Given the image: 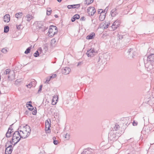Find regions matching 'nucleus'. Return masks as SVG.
<instances>
[{
	"label": "nucleus",
	"instance_id": "1a4fd4ad",
	"mask_svg": "<svg viewBox=\"0 0 154 154\" xmlns=\"http://www.w3.org/2000/svg\"><path fill=\"white\" fill-rule=\"evenodd\" d=\"M13 149V148H12V146L10 145L7 147L5 149V151L6 152H8L9 154H11Z\"/></svg>",
	"mask_w": 154,
	"mask_h": 154
},
{
	"label": "nucleus",
	"instance_id": "5701e85b",
	"mask_svg": "<svg viewBox=\"0 0 154 154\" xmlns=\"http://www.w3.org/2000/svg\"><path fill=\"white\" fill-rule=\"evenodd\" d=\"M94 0H86L85 2V4L87 5H89L92 3Z\"/></svg>",
	"mask_w": 154,
	"mask_h": 154
},
{
	"label": "nucleus",
	"instance_id": "ea45409f",
	"mask_svg": "<svg viewBox=\"0 0 154 154\" xmlns=\"http://www.w3.org/2000/svg\"><path fill=\"white\" fill-rule=\"evenodd\" d=\"M51 79L50 77H48L47 78V79L46 81V82L48 83L49 81H50Z\"/></svg>",
	"mask_w": 154,
	"mask_h": 154
},
{
	"label": "nucleus",
	"instance_id": "8fccbe9b",
	"mask_svg": "<svg viewBox=\"0 0 154 154\" xmlns=\"http://www.w3.org/2000/svg\"><path fill=\"white\" fill-rule=\"evenodd\" d=\"M133 50V49H131V48H130V49L128 51V52L130 54L131 52V51H132Z\"/></svg>",
	"mask_w": 154,
	"mask_h": 154
},
{
	"label": "nucleus",
	"instance_id": "7c9ffc66",
	"mask_svg": "<svg viewBox=\"0 0 154 154\" xmlns=\"http://www.w3.org/2000/svg\"><path fill=\"white\" fill-rule=\"evenodd\" d=\"M14 76L13 75L11 76V75H9L8 76V79L9 80H12V78H14Z\"/></svg>",
	"mask_w": 154,
	"mask_h": 154
},
{
	"label": "nucleus",
	"instance_id": "13d9d810",
	"mask_svg": "<svg viewBox=\"0 0 154 154\" xmlns=\"http://www.w3.org/2000/svg\"><path fill=\"white\" fill-rule=\"evenodd\" d=\"M57 1L58 2H61L62 1V0H57Z\"/></svg>",
	"mask_w": 154,
	"mask_h": 154
},
{
	"label": "nucleus",
	"instance_id": "e433bc0d",
	"mask_svg": "<svg viewBox=\"0 0 154 154\" xmlns=\"http://www.w3.org/2000/svg\"><path fill=\"white\" fill-rule=\"evenodd\" d=\"M42 85H41L39 87V89L38 91V92L39 93V92L41 91H42Z\"/></svg>",
	"mask_w": 154,
	"mask_h": 154
},
{
	"label": "nucleus",
	"instance_id": "4468645a",
	"mask_svg": "<svg viewBox=\"0 0 154 154\" xmlns=\"http://www.w3.org/2000/svg\"><path fill=\"white\" fill-rule=\"evenodd\" d=\"M10 128H9L8 131L6 134V137H10L11 136V133H12L11 130H11L10 131Z\"/></svg>",
	"mask_w": 154,
	"mask_h": 154
},
{
	"label": "nucleus",
	"instance_id": "49530a36",
	"mask_svg": "<svg viewBox=\"0 0 154 154\" xmlns=\"http://www.w3.org/2000/svg\"><path fill=\"white\" fill-rule=\"evenodd\" d=\"M21 25H17V28L18 29H20V26Z\"/></svg>",
	"mask_w": 154,
	"mask_h": 154
},
{
	"label": "nucleus",
	"instance_id": "de8ad7c7",
	"mask_svg": "<svg viewBox=\"0 0 154 154\" xmlns=\"http://www.w3.org/2000/svg\"><path fill=\"white\" fill-rule=\"evenodd\" d=\"M85 19L84 17H82L81 19L80 20L82 21H85Z\"/></svg>",
	"mask_w": 154,
	"mask_h": 154
},
{
	"label": "nucleus",
	"instance_id": "2eb2a0df",
	"mask_svg": "<svg viewBox=\"0 0 154 154\" xmlns=\"http://www.w3.org/2000/svg\"><path fill=\"white\" fill-rule=\"evenodd\" d=\"M95 35V34L94 33H92L91 34L88 35L86 37V39H92L93 38L94 36Z\"/></svg>",
	"mask_w": 154,
	"mask_h": 154
},
{
	"label": "nucleus",
	"instance_id": "a19ab883",
	"mask_svg": "<svg viewBox=\"0 0 154 154\" xmlns=\"http://www.w3.org/2000/svg\"><path fill=\"white\" fill-rule=\"evenodd\" d=\"M137 122H136L135 121H134L133 122V125L134 126H136L137 125Z\"/></svg>",
	"mask_w": 154,
	"mask_h": 154
},
{
	"label": "nucleus",
	"instance_id": "3c124183",
	"mask_svg": "<svg viewBox=\"0 0 154 154\" xmlns=\"http://www.w3.org/2000/svg\"><path fill=\"white\" fill-rule=\"evenodd\" d=\"M87 152V151H84L81 154H86V152Z\"/></svg>",
	"mask_w": 154,
	"mask_h": 154
},
{
	"label": "nucleus",
	"instance_id": "4c0bfd02",
	"mask_svg": "<svg viewBox=\"0 0 154 154\" xmlns=\"http://www.w3.org/2000/svg\"><path fill=\"white\" fill-rule=\"evenodd\" d=\"M36 110H35V109L32 112V114L33 115H35L36 114Z\"/></svg>",
	"mask_w": 154,
	"mask_h": 154
},
{
	"label": "nucleus",
	"instance_id": "052dcab7",
	"mask_svg": "<svg viewBox=\"0 0 154 154\" xmlns=\"http://www.w3.org/2000/svg\"><path fill=\"white\" fill-rule=\"evenodd\" d=\"M39 50H42V49H41V48H40L39 49Z\"/></svg>",
	"mask_w": 154,
	"mask_h": 154
},
{
	"label": "nucleus",
	"instance_id": "37998d69",
	"mask_svg": "<svg viewBox=\"0 0 154 154\" xmlns=\"http://www.w3.org/2000/svg\"><path fill=\"white\" fill-rule=\"evenodd\" d=\"M75 17L74 16L71 19V21L72 22H74L75 20Z\"/></svg>",
	"mask_w": 154,
	"mask_h": 154
},
{
	"label": "nucleus",
	"instance_id": "393cba45",
	"mask_svg": "<svg viewBox=\"0 0 154 154\" xmlns=\"http://www.w3.org/2000/svg\"><path fill=\"white\" fill-rule=\"evenodd\" d=\"M9 30V27L8 26H6L4 29V32L5 33L8 32Z\"/></svg>",
	"mask_w": 154,
	"mask_h": 154
},
{
	"label": "nucleus",
	"instance_id": "09e8293b",
	"mask_svg": "<svg viewBox=\"0 0 154 154\" xmlns=\"http://www.w3.org/2000/svg\"><path fill=\"white\" fill-rule=\"evenodd\" d=\"M34 109L33 107V106H31L30 107V108H29V109L30 110H32Z\"/></svg>",
	"mask_w": 154,
	"mask_h": 154
},
{
	"label": "nucleus",
	"instance_id": "9b49d317",
	"mask_svg": "<svg viewBox=\"0 0 154 154\" xmlns=\"http://www.w3.org/2000/svg\"><path fill=\"white\" fill-rule=\"evenodd\" d=\"M51 121L50 119H48L46 120L45 122V127H48V128L49 127L50 128L51 125Z\"/></svg>",
	"mask_w": 154,
	"mask_h": 154
},
{
	"label": "nucleus",
	"instance_id": "b1692460",
	"mask_svg": "<svg viewBox=\"0 0 154 154\" xmlns=\"http://www.w3.org/2000/svg\"><path fill=\"white\" fill-rule=\"evenodd\" d=\"M127 36V35H124V36H123V35H120V34H118V37L119 38V39H122V38H125L126 37V36Z\"/></svg>",
	"mask_w": 154,
	"mask_h": 154
},
{
	"label": "nucleus",
	"instance_id": "58836bf2",
	"mask_svg": "<svg viewBox=\"0 0 154 154\" xmlns=\"http://www.w3.org/2000/svg\"><path fill=\"white\" fill-rule=\"evenodd\" d=\"M113 25H112V29L113 30H115L118 27H117V26H113Z\"/></svg>",
	"mask_w": 154,
	"mask_h": 154
},
{
	"label": "nucleus",
	"instance_id": "6e6d98bb",
	"mask_svg": "<svg viewBox=\"0 0 154 154\" xmlns=\"http://www.w3.org/2000/svg\"><path fill=\"white\" fill-rule=\"evenodd\" d=\"M12 125H13V124L11 125L10 126V127H9V128H10V131L11 130V131L13 130V129H11V126H12Z\"/></svg>",
	"mask_w": 154,
	"mask_h": 154
},
{
	"label": "nucleus",
	"instance_id": "864d4df0",
	"mask_svg": "<svg viewBox=\"0 0 154 154\" xmlns=\"http://www.w3.org/2000/svg\"><path fill=\"white\" fill-rule=\"evenodd\" d=\"M108 9V7H107L104 10V13L105 12H106V11H107Z\"/></svg>",
	"mask_w": 154,
	"mask_h": 154
},
{
	"label": "nucleus",
	"instance_id": "79ce46f5",
	"mask_svg": "<svg viewBox=\"0 0 154 154\" xmlns=\"http://www.w3.org/2000/svg\"><path fill=\"white\" fill-rule=\"evenodd\" d=\"M55 42H56V40H55V39H54H54H53L51 40V43H52L54 44Z\"/></svg>",
	"mask_w": 154,
	"mask_h": 154
},
{
	"label": "nucleus",
	"instance_id": "cd10ccee",
	"mask_svg": "<svg viewBox=\"0 0 154 154\" xmlns=\"http://www.w3.org/2000/svg\"><path fill=\"white\" fill-rule=\"evenodd\" d=\"M10 69H6L4 72V74L5 75H7L10 73Z\"/></svg>",
	"mask_w": 154,
	"mask_h": 154
},
{
	"label": "nucleus",
	"instance_id": "aec40b11",
	"mask_svg": "<svg viewBox=\"0 0 154 154\" xmlns=\"http://www.w3.org/2000/svg\"><path fill=\"white\" fill-rule=\"evenodd\" d=\"M57 99H58L57 96H54L53 97V99L52 100V104L53 105L55 104L56 103V102H55V100H57Z\"/></svg>",
	"mask_w": 154,
	"mask_h": 154
},
{
	"label": "nucleus",
	"instance_id": "7ed1b4c3",
	"mask_svg": "<svg viewBox=\"0 0 154 154\" xmlns=\"http://www.w3.org/2000/svg\"><path fill=\"white\" fill-rule=\"evenodd\" d=\"M57 32V27L54 26H51L50 27L48 32V35L52 37Z\"/></svg>",
	"mask_w": 154,
	"mask_h": 154
},
{
	"label": "nucleus",
	"instance_id": "dca6fc26",
	"mask_svg": "<svg viewBox=\"0 0 154 154\" xmlns=\"http://www.w3.org/2000/svg\"><path fill=\"white\" fill-rule=\"evenodd\" d=\"M23 15V13L22 12H19L17 13L15 15V17L16 18H18L22 17Z\"/></svg>",
	"mask_w": 154,
	"mask_h": 154
},
{
	"label": "nucleus",
	"instance_id": "a18cd8bd",
	"mask_svg": "<svg viewBox=\"0 0 154 154\" xmlns=\"http://www.w3.org/2000/svg\"><path fill=\"white\" fill-rule=\"evenodd\" d=\"M51 8H47V12H51Z\"/></svg>",
	"mask_w": 154,
	"mask_h": 154
},
{
	"label": "nucleus",
	"instance_id": "f03ea898",
	"mask_svg": "<svg viewBox=\"0 0 154 154\" xmlns=\"http://www.w3.org/2000/svg\"><path fill=\"white\" fill-rule=\"evenodd\" d=\"M20 137L19 131H15L13 134L12 140L10 141V142L12 144L14 143V146L20 140L21 138Z\"/></svg>",
	"mask_w": 154,
	"mask_h": 154
},
{
	"label": "nucleus",
	"instance_id": "c756f323",
	"mask_svg": "<svg viewBox=\"0 0 154 154\" xmlns=\"http://www.w3.org/2000/svg\"><path fill=\"white\" fill-rule=\"evenodd\" d=\"M39 55V53L38 51H37L35 52L34 53V56L35 57H38Z\"/></svg>",
	"mask_w": 154,
	"mask_h": 154
},
{
	"label": "nucleus",
	"instance_id": "bf43d9fd",
	"mask_svg": "<svg viewBox=\"0 0 154 154\" xmlns=\"http://www.w3.org/2000/svg\"><path fill=\"white\" fill-rule=\"evenodd\" d=\"M79 5H78V6H75L76 7H77V8H78V7H79Z\"/></svg>",
	"mask_w": 154,
	"mask_h": 154
},
{
	"label": "nucleus",
	"instance_id": "a211bd4d",
	"mask_svg": "<svg viewBox=\"0 0 154 154\" xmlns=\"http://www.w3.org/2000/svg\"><path fill=\"white\" fill-rule=\"evenodd\" d=\"M26 17L27 18V20L28 21H29L33 18V17L30 14H27Z\"/></svg>",
	"mask_w": 154,
	"mask_h": 154
},
{
	"label": "nucleus",
	"instance_id": "6ab92c4d",
	"mask_svg": "<svg viewBox=\"0 0 154 154\" xmlns=\"http://www.w3.org/2000/svg\"><path fill=\"white\" fill-rule=\"evenodd\" d=\"M109 25V23H107V22H105V23H104L102 25V27L105 29H106L108 28Z\"/></svg>",
	"mask_w": 154,
	"mask_h": 154
},
{
	"label": "nucleus",
	"instance_id": "423d86ee",
	"mask_svg": "<svg viewBox=\"0 0 154 154\" xmlns=\"http://www.w3.org/2000/svg\"><path fill=\"white\" fill-rule=\"evenodd\" d=\"M87 12L90 16H93L96 11L94 7H89L87 9Z\"/></svg>",
	"mask_w": 154,
	"mask_h": 154
},
{
	"label": "nucleus",
	"instance_id": "f8f14e48",
	"mask_svg": "<svg viewBox=\"0 0 154 154\" xmlns=\"http://www.w3.org/2000/svg\"><path fill=\"white\" fill-rule=\"evenodd\" d=\"M105 13H101L100 14L99 16V19L100 21H103L105 19Z\"/></svg>",
	"mask_w": 154,
	"mask_h": 154
},
{
	"label": "nucleus",
	"instance_id": "c03bdc74",
	"mask_svg": "<svg viewBox=\"0 0 154 154\" xmlns=\"http://www.w3.org/2000/svg\"><path fill=\"white\" fill-rule=\"evenodd\" d=\"M53 143L54 144L57 145V143H58V142L56 140H54Z\"/></svg>",
	"mask_w": 154,
	"mask_h": 154
},
{
	"label": "nucleus",
	"instance_id": "39448f33",
	"mask_svg": "<svg viewBox=\"0 0 154 154\" xmlns=\"http://www.w3.org/2000/svg\"><path fill=\"white\" fill-rule=\"evenodd\" d=\"M147 59L145 57L144 58V60L145 63L146 62H154V54H152L150 55L147 57Z\"/></svg>",
	"mask_w": 154,
	"mask_h": 154
},
{
	"label": "nucleus",
	"instance_id": "f257e3e1",
	"mask_svg": "<svg viewBox=\"0 0 154 154\" xmlns=\"http://www.w3.org/2000/svg\"><path fill=\"white\" fill-rule=\"evenodd\" d=\"M20 137L22 138H26L29 136L31 132V129L29 126L26 125L25 128H24L23 131H20Z\"/></svg>",
	"mask_w": 154,
	"mask_h": 154
},
{
	"label": "nucleus",
	"instance_id": "72a5a7b5",
	"mask_svg": "<svg viewBox=\"0 0 154 154\" xmlns=\"http://www.w3.org/2000/svg\"><path fill=\"white\" fill-rule=\"evenodd\" d=\"M98 14H101V13H105L104 12H103V11L102 9H99L98 11Z\"/></svg>",
	"mask_w": 154,
	"mask_h": 154
},
{
	"label": "nucleus",
	"instance_id": "c85d7f7f",
	"mask_svg": "<svg viewBox=\"0 0 154 154\" xmlns=\"http://www.w3.org/2000/svg\"><path fill=\"white\" fill-rule=\"evenodd\" d=\"M2 53L6 54L8 52V51L7 48H5L2 49Z\"/></svg>",
	"mask_w": 154,
	"mask_h": 154
},
{
	"label": "nucleus",
	"instance_id": "c9c22d12",
	"mask_svg": "<svg viewBox=\"0 0 154 154\" xmlns=\"http://www.w3.org/2000/svg\"><path fill=\"white\" fill-rule=\"evenodd\" d=\"M70 137V135L69 134H66L65 138H66L67 139H69V138Z\"/></svg>",
	"mask_w": 154,
	"mask_h": 154
},
{
	"label": "nucleus",
	"instance_id": "6e6552de",
	"mask_svg": "<svg viewBox=\"0 0 154 154\" xmlns=\"http://www.w3.org/2000/svg\"><path fill=\"white\" fill-rule=\"evenodd\" d=\"M71 71L70 69L68 67H65L62 69V73L65 75L69 74Z\"/></svg>",
	"mask_w": 154,
	"mask_h": 154
},
{
	"label": "nucleus",
	"instance_id": "5fc2aeb1",
	"mask_svg": "<svg viewBox=\"0 0 154 154\" xmlns=\"http://www.w3.org/2000/svg\"><path fill=\"white\" fill-rule=\"evenodd\" d=\"M27 105L28 106V107H29H29H31V106H32V105L31 104H30V103H29V104H27Z\"/></svg>",
	"mask_w": 154,
	"mask_h": 154
},
{
	"label": "nucleus",
	"instance_id": "f3484780",
	"mask_svg": "<svg viewBox=\"0 0 154 154\" xmlns=\"http://www.w3.org/2000/svg\"><path fill=\"white\" fill-rule=\"evenodd\" d=\"M120 23V22L119 20H116L113 23V26H115L118 27Z\"/></svg>",
	"mask_w": 154,
	"mask_h": 154
},
{
	"label": "nucleus",
	"instance_id": "412c9836",
	"mask_svg": "<svg viewBox=\"0 0 154 154\" xmlns=\"http://www.w3.org/2000/svg\"><path fill=\"white\" fill-rule=\"evenodd\" d=\"M78 4L75 5H69L67 6V8L70 9L72 8H77V7H75V6H78Z\"/></svg>",
	"mask_w": 154,
	"mask_h": 154
},
{
	"label": "nucleus",
	"instance_id": "bb28decb",
	"mask_svg": "<svg viewBox=\"0 0 154 154\" xmlns=\"http://www.w3.org/2000/svg\"><path fill=\"white\" fill-rule=\"evenodd\" d=\"M45 130L47 134H49L51 132V129H50V128L49 127V128L48 127H45Z\"/></svg>",
	"mask_w": 154,
	"mask_h": 154
},
{
	"label": "nucleus",
	"instance_id": "f704fd0d",
	"mask_svg": "<svg viewBox=\"0 0 154 154\" xmlns=\"http://www.w3.org/2000/svg\"><path fill=\"white\" fill-rule=\"evenodd\" d=\"M57 75L56 74H53L50 77V78L52 79V78H54L56 77Z\"/></svg>",
	"mask_w": 154,
	"mask_h": 154
},
{
	"label": "nucleus",
	"instance_id": "603ef678",
	"mask_svg": "<svg viewBox=\"0 0 154 154\" xmlns=\"http://www.w3.org/2000/svg\"><path fill=\"white\" fill-rule=\"evenodd\" d=\"M51 12H47V15H49L51 14Z\"/></svg>",
	"mask_w": 154,
	"mask_h": 154
},
{
	"label": "nucleus",
	"instance_id": "4d7b16f0",
	"mask_svg": "<svg viewBox=\"0 0 154 154\" xmlns=\"http://www.w3.org/2000/svg\"><path fill=\"white\" fill-rule=\"evenodd\" d=\"M54 17H56V18H57L58 17V16L57 15V14H55L54 15Z\"/></svg>",
	"mask_w": 154,
	"mask_h": 154
},
{
	"label": "nucleus",
	"instance_id": "4be33fe9",
	"mask_svg": "<svg viewBox=\"0 0 154 154\" xmlns=\"http://www.w3.org/2000/svg\"><path fill=\"white\" fill-rule=\"evenodd\" d=\"M33 82L34 83L35 82V81L34 80H33L28 85H27L26 86L28 88H30L32 86V82Z\"/></svg>",
	"mask_w": 154,
	"mask_h": 154
},
{
	"label": "nucleus",
	"instance_id": "0eeeda50",
	"mask_svg": "<svg viewBox=\"0 0 154 154\" xmlns=\"http://www.w3.org/2000/svg\"><path fill=\"white\" fill-rule=\"evenodd\" d=\"M118 136H117L114 132L112 133V132H110L109 136V139L113 141L116 140L118 138Z\"/></svg>",
	"mask_w": 154,
	"mask_h": 154
},
{
	"label": "nucleus",
	"instance_id": "a878e982",
	"mask_svg": "<svg viewBox=\"0 0 154 154\" xmlns=\"http://www.w3.org/2000/svg\"><path fill=\"white\" fill-rule=\"evenodd\" d=\"M31 48V47H28L26 49V50L25 51L24 53L26 54H28V53H29L30 51Z\"/></svg>",
	"mask_w": 154,
	"mask_h": 154
},
{
	"label": "nucleus",
	"instance_id": "2f4dec72",
	"mask_svg": "<svg viewBox=\"0 0 154 154\" xmlns=\"http://www.w3.org/2000/svg\"><path fill=\"white\" fill-rule=\"evenodd\" d=\"M120 126L119 125H115V126L114 128V129L116 131H117L118 130Z\"/></svg>",
	"mask_w": 154,
	"mask_h": 154
},
{
	"label": "nucleus",
	"instance_id": "ddd939ff",
	"mask_svg": "<svg viewBox=\"0 0 154 154\" xmlns=\"http://www.w3.org/2000/svg\"><path fill=\"white\" fill-rule=\"evenodd\" d=\"M111 14L112 16L114 17L117 14L116 10V9H112L111 11Z\"/></svg>",
	"mask_w": 154,
	"mask_h": 154
},
{
	"label": "nucleus",
	"instance_id": "20e7f679",
	"mask_svg": "<svg viewBox=\"0 0 154 154\" xmlns=\"http://www.w3.org/2000/svg\"><path fill=\"white\" fill-rule=\"evenodd\" d=\"M97 53V51L94 48H91L87 51L86 53L88 57H93Z\"/></svg>",
	"mask_w": 154,
	"mask_h": 154
},
{
	"label": "nucleus",
	"instance_id": "473e14b6",
	"mask_svg": "<svg viewBox=\"0 0 154 154\" xmlns=\"http://www.w3.org/2000/svg\"><path fill=\"white\" fill-rule=\"evenodd\" d=\"M75 19H78L80 18V16L79 14H75L74 16Z\"/></svg>",
	"mask_w": 154,
	"mask_h": 154
},
{
	"label": "nucleus",
	"instance_id": "680f3d73",
	"mask_svg": "<svg viewBox=\"0 0 154 154\" xmlns=\"http://www.w3.org/2000/svg\"><path fill=\"white\" fill-rule=\"evenodd\" d=\"M29 103H31V102L30 101H29Z\"/></svg>",
	"mask_w": 154,
	"mask_h": 154
},
{
	"label": "nucleus",
	"instance_id": "9d476101",
	"mask_svg": "<svg viewBox=\"0 0 154 154\" xmlns=\"http://www.w3.org/2000/svg\"><path fill=\"white\" fill-rule=\"evenodd\" d=\"M10 16L9 14L5 15L4 18V21L5 22H8L10 21Z\"/></svg>",
	"mask_w": 154,
	"mask_h": 154
}]
</instances>
